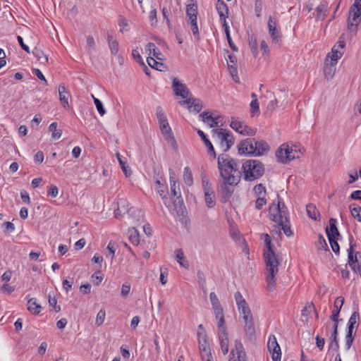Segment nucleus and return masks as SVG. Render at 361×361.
Returning a JSON list of instances; mask_svg holds the SVG:
<instances>
[{"label":"nucleus","instance_id":"obj_53","mask_svg":"<svg viewBox=\"0 0 361 361\" xmlns=\"http://www.w3.org/2000/svg\"><path fill=\"white\" fill-rule=\"evenodd\" d=\"M337 336L338 335H335V334H331V343L329 344V350L331 349L335 350V351H338V349H339V343H338V338H337Z\"/></svg>","mask_w":361,"mask_h":361},{"label":"nucleus","instance_id":"obj_62","mask_svg":"<svg viewBox=\"0 0 361 361\" xmlns=\"http://www.w3.org/2000/svg\"><path fill=\"white\" fill-rule=\"evenodd\" d=\"M317 247H318V249H320V250H322V249L324 250H329L328 245L326 242V240L324 239L323 235L321 234L319 235Z\"/></svg>","mask_w":361,"mask_h":361},{"label":"nucleus","instance_id":"obj_5","mask_svg":"<svg viewBox=\"0 0 361 361\" xmlns=\"http://www.w3.org/2000/svg\"><path fill=\"white\" fill-rule=\"evenodd\" d=\"M277 204H272L269 207V213L270 218L274 222L281 221V219H286V221H288L289 214L288 209L284 202L280 199L279 195H277Z\"/></svg>","mask_w":361,"mask_h":361},{"label":"nucleus","instance_id":"obj_9","mask_svg":"<svg viewBox=\"0 0 361 361\" xmlns=\"http://www.w3.org/2000/svg\"><path fill=\"white\" fill-rule=\"evenodd\" d=\"M293 149L288 145L283 144L276 152V157L277 160L283 164H287L294 159V157H291Z\"/></svg>","mask_w":361,"mask_h":361},{"label":"nucleus","instance_id":"obj_11","mask_svg":"<svg viewBox=\"0 0 361 361\" xmlns=\"http://www.w3.org/2000/svg\"><path fill=\"white\" fill-rule=\"evenodd\" d=\"M355 247H356V244L353 243V238L351 237L350 239V247L348 250V264L354 271H356L357 263L361 262V252H356L355 255H353Z\"/></svg>","mask_w":361,"mask_h":361},{"label":"nucleus","instance_id":"obj_56","mask_svg":"<svg viewBox=\"0 0 361 361\" xmlns=\"http://www.w3.org/2000/svg\"><path fill=\"white\" fill-rule=\"evenodd\" d=\"M214 193H205L204 199L206 204L208 207L212 208L214 206L215 202L214 200Z\"/></svg>","mask_w":361,"mask_h":361},{"label":"nucleus","instance_id":"obj_3","mask_svg":"<svg viewBox=\"0 0 361 361\" xmlns=\"http://www.w3.org/2000/svg\"><path fill=\"white\" fill-rule=\"evenodd\" d=\"M244 178L252 181L262 177L264 173V167L259 160L249 159L243 164Z\"/></svg>","mask_w":361,"mask_h":361},{"label":"nucleus","instance_id":"obj_44","mask_svg":"<svg viewBox=\"0 0 361 361\" xmlns=\"http://www.w3.org/2000/svg\"><path fill=\"white\" fill-rule=\"evenodd\" d=\"M202 183L204 190V194L205 193H214L213 188L212 187L211 183H209L206 175H202Z\"/></svg>","mask_w":361,"mask_h":361},{"label":"nucleus","instance_id":"obj_7","mask_svg":"<svg viewBox=\"0 0 361 361\" xmlns=\"http://www.w3.org/2000/svg\"><path fill=\"white\" fill-rule=\"evenodd\" d=\"M199 349L202 361H213V357L207 343V335L205 332H198Z\"/></svg>","mask_w":361,"mask_h":361},{"label":"nucleus","instance_id":"obj_41","mask_svg":"<svg viewBox=\"0 0 361 361\" xmlns=\"http://www.w3.org/2000/svg\"><path fill=\"white\" fill-rule=\"evenodd\" d=\"M32 54L40 63H45L48 61L47 56L45 55L41 49L35 48L32 51Z\"/></svg>","mask_w":361,"mask_h":361},{"label":"nucleus","instance_id":"obj_17","mask_svg":"<svg viewBox=\"0 0 361 361\" xmlns=\"http://www.w3.org/2000/svg\"><path fill=\"white\" fill-rule=\"evenodd\" d=\"M118 212H120L121 213L126 214L127 213L128 215L133 216L134 214H135L136 212H138L140 216V214L141 213V211L131 207L130 209L128 208V202L124 199H121L118 202V208L115 210V216L116 217H118Z\"/></svg>","mask_w":361,"mask_h":361},{"label":"nucleus","instance_id":"obj_40","mask_svg":"<svg viewBox=\"0 0 361 361\" xmlns=\"http://www.w3.org/2000/svg\"><path fill=\"white\" fill-rule=\"evenodd\" d=\"M183 180L185 183L188 186H191L193 184L192 173L188 166L184 168Z\"/></svg>","mask_w":361,"mask_h":361},{"label":"nucleus","instance_id":"obj_54","mask_svg":"<svg viewBox=\"0 0 361 361\" xmlns=\"http://www.w3.org/2000/svg\"><path fill=\"white\" fill-rule=\"evenodd\" d=\"M92 97L94 99V103L96 106L97 110L98 111L99 114L101 116H104L106 113V110L103 106L102 102L98 98H96L94 96Z\"/></svg>","mask_w":361,"mask_h":361},{"label":"nucleus","instance_id":"obj_12","mask_svg":"<svg viewBox=\"0 0 361 361\" xmlns=\"http://www.w3.org/2000/svg\"><path fill=\"white\" fill-rule=\"evenodd\" d=\"M269 34L270 35L272 42L280 45L281 35L277 29V21L272 16L269 17L268 20Z\"/></svg>","mask_w":361,"mask_h":361},{"label":"nucleus","instance_id":"obj_29","mask_svg":"<svg viewBox=\"0 0 361 361\" xmlns=\"http://www.w3.org/2000/svg\"><path fill=\"white\" fill-rule=\"evenodd\" d=\"M145 51L149 55H153L157 59L161 60V53L160 51L157 48L156 45L152 42H149L145 46Z\"/></svg>","mask_w":361,"mask_h":361},{"label":"nucleus","instance_id":"obj_21","mask_svg":"<svg viewBox=\"0 0 361 361\" xmlns=\"http://www.w3.org/2000/svg\"><path fill=\"white\" fill-rule=\"evenodd\" d=\"M337 221L336 219L331 218L329 219V226L326 228V234L328 238H338L340 233L336 226Z\"/></svg>","mask_w":361,"mask_h":361},{"label":"nucleus","instance_id":"obj_58","mask_svg":"<svg viewBox=\"0 0 361 361\" xmlns=\"http://www.w3.org/2000/svg\"><path fill=\"white\" fill-rule=\"evenodd\" d=\"M253 190L258 197H262L261 195L264 196L266 194V188L262 183L256 185Z\"/></svg>","mask_w":361,"mask_h":361},{"label":"nucleus","instance_id":"obj_42","mask_svg":"<svg viewBox=\"0 0 361 361\" xmlns=\"http://www.w3.org/2000/svg\"><path fill=\"white\" fill-rule=\"evenodd\" d=\"M57 123L53 122L49 126V130L51 132V137L53 139H59L62 135L61 130H57Z\"/></svg>","mask_w":361,"mask_h":361},{"label":"nucleus","instance_id":"obj_47","mask_svg":"<svg viewBox=\"0 0 361 361\" xmlns=\"http://www.w3.org/2000/svg\"><path fill=\"white\" fill-rule=\"evenodd\" d=\"M116 157H117L118 161L119 162V164H120L123 171L124 172L125 175L126 176H130L132 173V171L130 169H128V166H126V162L123 160V157L119 153L116 154Z\"/></svg>","mask_w":361,"mask_h":361},{"label":"nucleus","instance_id":"obj_19","mask_svg":"<svg viewBox=\"0 0 361 361\" xmlns=\"http://www.w3.org/2000/svg\"><path fill=\"white\" fill-rule=\"evenodd\" d=\"M180 105L189 104L188 109L199 113L202 109V102L199 99L190 98L179 102Z\"/></svg>","mask_w":361,"mask_h":361},{"label":"nucleus","instance_id":"obj_43","mask_svg":"<svg viewBox=\"0 0 361 361\" xmlns=\"http://www.w3.org/2000/svg\"><path fill=\"white\" fill-rule=\"evenodd\" d=\"M129 240L133 245H138L140 242V236L137 230L135 228L128 231Z\"/></svg>","mask_w":361,"mask_h":361},{"label":"nucleus","instance_id":"obj_37","mask_svg":"<svg viewBox=\"0 0 361 361\" xmlns=\"http://www.w3.org/2000/svg\"><path fill=\"white\" fill-rule=\"evenodd\" d=\"M108 43L111 54L116 55L118 51V42L116 39H114L113 35H108Z\"/></svg>","mask_w":361,"mask_h":361},{"label":"nucleus","instance_id":"obj_8","mask_svg":"<svg viewBox=\"0 0 361 361\" xmlns=\"http://www.w3.org/2000/svg\"><path fill=\"white\" fill-rule=\"evenodd\" d=\"M255 138H246L238 145V152L240 155L255 156Z\"/></svg>","mask_w":361,"mask_h":361},{"label":"nucleus","instance_id":"obj_48","mask_svg":"<svg viewBox=\"0 0 361 361\" xmlns=\"http://www.w3.org/2000/svg\"><path fill=\"white\" fill-rule=\"evenodd\" d=\"M175 254H176V259L177 262H178V264L185 268H188V262H186V263H184L183 262V259L184 258V254H183L182 250L176 249L175 251Z\"/></svg>","mask_w":361,"mask_h":361},{"label":"nucleus","instance_id":"obj_1","mask_svg":"<svg viewBox=\"0 0 361 361\" xmlns=\"http://www.w3.org/2000/svg\"><path fill=\"white\" fill-rule=\"evenodd\" d=\"M264 240L267 250H264V259L266 264V282L267 289L272 291L276 286V274L278 273V267L280 264L279 255L274 251V245L271 244L270 236L266 233L264 235Z\"/></svg>","mask_w":361,"mask_h":361},{"label":"nucleus","instance_id":"obj_23","mask_svg":"<svg viewBox=\"0 0 361 361\" xmlns=\"http://www.w3.org/2000/svg\"><path fill=\"white\" fill-rule=\"evenodd\" d=\"M197 133L198 135L202 138L205 147L207 148L208 153L211 154L214 159H215L216 154L214 148L210 140L207 138V135L201 130H197Z\"/></svg>","mask_w":361,"mask_h":361},{"label":"nucleus","instance_id":"obj_34","mask_svg":"<svg viewBox=\"0 0 361 361\" xmlns=\"http://www.w3.org/2000/svg\"><path fill=\"white\" fill-rule=\"evenodd\" d=\"M278 226L283 230L284 234L288 236H292L293 233L290 228V221H286V219H281V221H277Z\"/></svg>","mask_w":361,"mask_h":361},{"label":"nucleus","instance_id":"obj_24","mask_svg":"<svg viewBox=\"0 0 361 361\" xmlns=\"http://www.w3.org/2000/svg\"><path fill=\"white\" fill-rule=\"evenodd\" d=\"M59 99H60L63 106L64 108L69 107V104H68L69 92L63 84L59 85Z\"/></svg>","mask_w":361,"mask_h":361},{"label":"nucleus","instance_id":"obj_45","mask_svg":"<svg viewBox=\"0 0 361 361\" xmlns=\"http://www.w3.org/2000/svg\"><path fill=\"white\" fill-rule=\"evenodd\" d=\"M250 114L251 116H259V104L257 99H252L250 102Z\"/></svg>","mask_w":361,"mask_h":361},{"label":"nucleus","instance_id":"obj_35","mask_svg":"<svg viewBox=\"0 0 361 361\" xmlns=\"http://www.w3.org/2000/svg\"><path fill=\"white\" fill-rule=\"evenodd\" d=\"M216 319L218 320L217 327L219 329V334H226V326L225 325V319L224 312L219 313V314H214Z\"/></svg>","mask_w":361,"mask_h":361},{"label":"nucleus","instance_id":"obj_25","mask_svg":"<svg viewBox=\"0 0 361 361\" xmlns=\"http://www.w3.org/2000/svg\"><path fill=\"white\" fill-rule=\"evenodd\" d=\"M200 117H202V120L204 123H207L209 128H214L219 126L218 118L219 117L214 118L209 114L208 111H204L200 114Z\"/></svg>","mask_w":361,"mask_h":361},{"label":"nucleus","instance_id":"obj_26","mask_svg":"<svg viewBox=\"0 0 361 361\" xmlns=\"http://www.w3.org/2000/svg\"><path fill=\"white\" fill-rule=\"evenodd\" d=\"M216 8L221 21H222V19L228 18V8L223 0L217 1Z\"/></svg>","mask_w":361,"mask_h":361},{"label":"nucleus","instance_id":"obj_50","mask_svg":"<svg viewBox=\"0 0 361 361\" xmlns=\"http://www.w3.org/2000/svg\"><path fill=\"white\" fill-rule=\"evenodd\" d=\"M267 348L269 351L274 350V348H278L279 350V345L276 341L275 336L271 335L269 337Z\"/></svg>","mask_w":361,"mask_h":361},{"label":"nucleus","instance_id":"obj_10","mask_svg":"<svg viewBox=\"0 0 361 361\" xmlns=\"http://www.w3.org/2000/svg\"><path fill=\"white\" fill-rule=\"evenodd\" d=\"M230 127L243 135L252 136L256 133V130L247 125H244L242 121L237 120L235 118H232Z\"/></svg>","mask_w":361,"mask_h":361},{"label":"nucleus","instance_id":"obj_46","mask_svg":"<svg viewBox=\"0 0 361 361\" xmlns=\"http://www.w3.org/2000/svg\"><path fill=\"white\" fill-rule=\"evenodd\" d=\"M249 47L254 56L257 55V41L255 35L249 36Z\"/></svg>","mask_w":361,"mask_h":361},{"label":"nucleus","instance_id":"obj_27","mask_svg":"<svg viewBox=\"0 0 361 361\" xmlns=\"http://www.w3.org/2000/svg\"><path fill=\"white\" fill-rule=\"evenodd\" d=\"M336 72V65L329 63V59H326L324 67V74L326 80L332 79Z\"/></svg>","mask_w":361,"mask_h":361},{"label":"nucleus","instance_id":"obj_14","mask_svg":"<svg viewBox=\"0 0 361 361\" xmlns=\"http://www.w3.org/2000/svg\"><path fill=\"white\" fill-rule=\"evenodd\" d=\"M156 114L162 134L171 133V131H172L171 128L169 124L166 116L161 106L157 107Z\"/></svg>","mask_w":361,"mask_h":361},{"label":"nucleus","instance_id":"obj_38","mask_svg":"<svg viewBox=\"0 0 361 361\" xmlns=\"http://www.w3.org/2000/svg\"><path fill=\"white\" fill-rule=\"evenodd\" d=\"M360 321V315L358 312V309L357 308L356 311H354L353 314H351L348 322V331H353L354 325L355 324H358Z\"/></svg>","mask_w":361,"mask_h":361},{"label":"nucleus","instance_id":"obj_49","mask_svg":"<svg viewBox=\"0 0 361 361\" xmlns=\"http://www.w3.org/2000/svg\"><path fill=\"white\" fill-rule=\"evenodd\" d=\"M228 71L233 79V80L235 82H239V78H238V69H237V63L236 64H230V63H228Z\"/></svg>","mask_w":361,"mask_h":361},{"label":"nucleus","instance_id":"obj_60","mask_svg":"<svg viewBox=\"0 0 361 361\" xmlns=\"http://www.w3.org/2000/svg\"><path fill=\"white\" fill-rule=\"evenodd\" d=\"M354 338L353 336V331H347V334L345 336V348L347 350H349L353 344Z\"/></svg>","mask_w":361,"mask_h":361},{"label":"nucleus","instance_id":"obj_16","mask_svg":"<svg viewBox=\"0 0 361 361\" xmlns=\"http://www.w3.org/2000/svg\"><path fill=\"white\" fill-rule=\"evenodd\" d=\"M245 353L243 345L238 340L235 341V349H232L230 353L229 361H245Z\"/></svg>","mask_w":361,"mask_h":361},{"label":"nucleus","instance_id":"obj_20","mask_svg":"<svg viewBox=\"0 0 361 361\" xmlns=\"http://www.w3.org/2000/svg\"><path fill=\"white\" fill-rule=\"evenodd\" d=\"M344 298L342 296H338L336 298L334 307V310L332 312L331 315L330 316V319L334 321V322H338V315L341 312V310L342 308V306L344 303Z\"/></svg>","mask_w":361,"mask_h":361},{"label":"nucleus","instance_id":"obj_33","mask_svg":"<svg viewBox=\"0 0 361 361\" xmlns=\"http://www.w3.org/2000/svg\"><path fill=\"white\" fill-rule=\"evenodd\" d=\"M27 310L34 314H38L42 310V307L37 304L35 298H31L27 302Z\"/></svg>","mask_w":361,"mask_h":361},{"label":"nucleus","instance_id":"obj_13","mask_svg":"<svg viewBox=\"0 0 361 361\" xmlns=\"http://www.w3.org/2000/svg\"><path fill=\"white\" fill-rule=\"evenodd\" d=\"M172 89L176 96L180 97L183 99H187L191 94L186 85L176 78H174L172 80Z\"/></svg>","mask_w":361,"mask_h":361},{"label":"nucleus","instance_id":"obj_39","mask_svg":"<svg viewBox=\"0 0 361 361\" xmlns=\"http://www.w3.org/2000/svg\"><path fill=\"white\" fill-rule=\"evenodd\" d=\"M148 65L157 71H162L163 68H165V65L162 63L157 61L153 57L148 56L147 59Z\"/></svg>","mask_w":361,"mask_h":361},{"label":"nucleus","instance_id":"obj_61","mask_svg":"<svg viewBox=\"0 0 361 361\" xmlns=\"http://www.w3.org/2000/svg\"><path fill=\"white\" fill-rule=\"evenodd\" d=\"M313 310H314L313 303H307L305 307L302 310V316L307 318Z\"/></svg>","mask_w":361,"mask_h":361},{"label":"nucleus","instance_id":"obj_18","mask_svg":"<svg viewBox=\"0 0 361 361\" xmlns=\"http://www.w3.org/2000/svg\"><path fill=\"white\" fill-rule=\"evenodd\" d=\"M255 157L265 155L270 150L269 144L263 140H257L255 138Z\"/></svg>","mask_w":361,"mask_h":361},{"label":"nucleus","instance_id":"obj_63","mask_svg":"<svg viewBox=\"0 0 361 361\" xmlns=\"http://www.w3.org/2000/svg\"><path fill=\"white\" fill-rule=\"evenodd\" d=\"M269 353L271 354L273 361H280L281 357V348L279 347V350L278 348H274V350H271Z\"/></svg>","mask_w":361,"mask_h":361},{"label":"nucleus","instance_id":"obj_64","mask_svg":"<svg viewBox=\"0 0 361 361\" xmlns=\"http://www.w3.org/2000/svg\"><path fill=\"white\" fill-rule=\"evenodd\" d=\"M105 317H106V312H105V310H101L97 313V317H96V324L97 326H101L104 323Z\"/></svg>","mask_w":361,"mask_h":361},{"label":"nucleus","instance_id":"obj_59","mask_svg":"<svg viewBox=\"0 0 361 361\" xmlns=\"http://www.w3.org/2000/svg\"><path fill=\"white\" fill-rule=\"evenodd\" d=\"M238 311L241 314H243V320H247L248 319L252 317V314L249 306H245V307Z\"/></svg>","mask_w":361,"mask_h":361},{"label":"nucleus","instance_id":"obj_32","mask_svg":"<svg viewBox=\"0 0 361 361\" xmlns=\"http://www.w3.org/2000/svg\"><path fill=\"white\" fill-rule=\"evenodd\" d=\"M219 338L221 351L224 355H226L228 352V338L227 333L219 334Z\"/></svg>","mask_w":361,"mask_h":361},{"label":"nucleus","instance_id":"obj_6","mask_svg":"<svg viewBox=\"0 0 361 361\" xmlns=\"http://www.w3.org/2000/svg\"><path fill=\"white\" fill-rule=\"evenodd\" d=\"M212 133L219 140L220 146L224 148V152H228L234 144V137L231 132L224 128L213 129Z\"/></svg>","mask_w":361,"mask_h":361},{"label":"nucleus","instance_id":"obj_2","mask_svg":"<svg viewBox=\"0 0 361 361\" xmlns=\"http://www.w3.org/2000/svg\"><path fill=\"white\" fill-rule=\"evenodd\" d=\"M218 169L221 178L230 175H236L241 178V171L238 169L237 162L235 159L231 158L228 154H221L219 155Z\"/></svg>","mask_w":361,"mask_h":361},{"label":"nucleus","instance_id":"obj_51","mask_svg":"<svg viewBox=\"0 0 361 361\" xmlns=\"http://www.w3.org/2000/svg\"><path fill=\"white\" fill-rule=\"evenodd\" d=\"M167 137H166V140L167 143L173 149H178V144L176 141V139L173 135L172 131H171V133H166L165 134Z\"/></svg>","mask_w":361,"mask_h":361},{"label":"nucleus","instance_id":"obj_52","mask_svg":"<svg viewBox=\"0 0 361 361\" xmlns=\"http://www.w3.org/2000/svg\"><path fill=\"white\" fill-rule=\"evenodd\" d=\"M328 240L329 241V243H330V245L331 247L333 252L335 254L338 255L339 251H340V247L337 242L338 238H328Z\"/></svg>","mask_w":361,"mask_h":361},{"label":"nucleus","instance_id":"obj_22","mask_svg":"<svg viewBox=\"0 0 361 361\" xmlns=\"http://www.w3.org/2000/svg\"><path fill=\"white\" fill-rule=\"evenodd\" d=\"M244 331L245 335L248 336L250 341H252L255 338V329L253 322V317L244 320Z\"/></svg>","mask_w":361,"mask_h":361},{"label":"nucleus","instance_id":"obj_30","mask_svg":"<svg viewBox=\"0 0 361 361\" xmlns=\"http://www.w3.org/2000/svg\"><path fill=\"white\" fill-rule=\"evenodd\" d=\"M171 185V193L173 197H176V200L174 201L175 203H178L180 205L183 204V200L181 197L179 183H172Z\"/></svg>","mask_w":361,"mask_h":361},{"label":"nucleus","instance_id":"obj_36","mask_svg":"<svg viewBox=\"0 0 361 361\" xmlns=\"http://www.w3.org/2000/svg\"><path fill=\"white\" fill-rule=\"evenodd\" d=\"M349 209L352 216L359 222H361V207L357 204H351L349 206Z\"/></svg>","mask_w":361,"mask_h":361},{"label":"nucleus","instance_id":"obj_57","mask_svg":"<svg viewBox=\"0 0 361 361\" xmlns=\"http://www.w3.org/2000/svg\"><path fill=\"white\" fill-rule=\"evenodd\" d=\"M4 228V232L6 234H9L15 231V226L10 221H6L2 224Z\"/></svg>","mask_w":361,"mask_h":361},{"label":"nucleus","instance_id":"obj_4","mask_svg":"<svg viewBox=\"0 0 361 361\" xmlns=\"http://www.w3.org/2000/svg\"><path fill=\"white\" fill-rule=\"evenodd\" d=\"M221 178L223 181L221 184V201L225 203L228 201L233 193L234 190L232 186L237 185L241 178L239 176L230 175Z\"/></svg>","mask_w":361,"mask_h":361},{"label":"nucleus","instance_id":"obj_55","mask_svg":"<svg viewBox=\"0 0 361 361\" xmlns=\"http://www.w3.org/2000/svg\"><path fill=\"white\" fill-rule=\"evenodd\" d=\"M191 24V30L193 35L198 39L200 38L199 29L197 26V19L188 20Z\"/></svg>","mask_w":361,"mask_h":361},{"label":"nucleus","instance_id":"obj_28","mask_svg":"<svg viewBox=\"0 0 361 361\" xmlns=\"http://www.w3.org/2000/svg\"><path fill=\"white\" fill-rule=\"evenodd\" d=\"M186 16L188 20L197 19V3H190L186 6Z\"/></svg>","mask_w":361,"mask_h":361},{"label":"nucleus","instance_id":"obj_15","mask_svg":"<svg viewBox=\"0 0 361 361\" xmlns=\"http://www.w3.org/2000/svg\"><path fill=\"white\" fill-rule=\"evenodd\" d=\"M358 0H355L353 5L350 7L349 17L348 20V27L357 26L360 20L361 9L357 8Z\"/></svg>","mask_w":361,"mask_h":361},{"label":"nucleus","instance_id":"obj_31","mask_svg":"<svg viewBox=\"0 0 361 361\" xmlns=\"http://www.w3.org/2000/svg\"><path fill=\"white\" fill-rule=\"evenodd\" d=\"M306 210L310 219L314 221H320V214L314 204L311 203L307 204Z\"/></svg>","mask_w":361,"mask_h":361}]
</instances>
